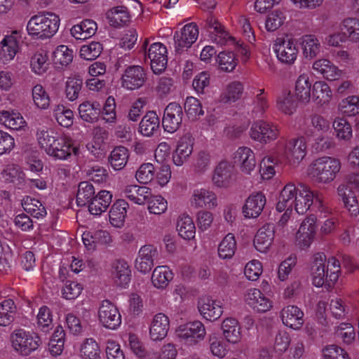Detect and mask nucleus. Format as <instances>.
<instances>
[{"label": "nucleus", "instance_id": "f03ea898", "mask_svg": "<svg viewBox=\"0 0 359 359\" xmlns=\"http://www.w3.org/2000/svg\"><path fill=\"white\" fill-rule=\"evenodd\" d=\"M37 140L41 148L55 159L66 160L72 154H77L79 149L73 146L72 140L66 136H54L53 131L40 130Z\"/></svg>", "mask_w": 359, "mask_h": 359}, {"label": "nucleus", "instance_id": "72a5a7b5", "mask_svg": "<svg viewBox=\"0 0 359 359\" xmlns=\"http://www.w3.org/2000/svg\"><path fill=\"white\" fill-rule=\"evenodd\" d=\"M192 205L197 208L211 209L217 206V196L212 191L205 189H196L192 196Z\"/></svg>", "mask_w": 359, "mask_h": 359}, {"label": "nucleus", "instance_id": "f8f14e48", "mask_svg": "<svg viewBox=\"0 0 359 359\" xmlns=\"http://www.w3.org/2000/svg\"><path fill=\"white\" fill-rule=\"evenodd\" d=\"M278 135L277 127L263 120L255 122L250 128V135L251 138L260 142L276 140Z\"/></svg>", "mask_w": 359, "mask_h": 359}, {"label": "nucleus", "instance_id": "dca6fc26", "mask_svg": "<svg viewBox=\"0 0 359 359\" xmlns=\"http://www.w3.org/2000/svg\"><path fill=\"white\" fill-rule=\"evenodd\" d=\"M266 197L262 192L250 194L245 200L243 207V213L246 218L258 217L266 205Z\"/></svg>", "mask_w": 359, "mask_h": 359}, {"label": "nucleus", "instance_id": "a19ab883", "mask_svg": "<svg viewBox=\"0 0 359 359\" xmlns=\"http://www.w3.org/2000/svg\"><path fill=\"white\" fill-rule=\"evenodd\" d=\"M223 335L227 341L236 344L241 339V327L238 320L233 318H226L222 324Z\"/></svg>", "mask_w": 359, "mask_h": 359}, {"label": "nucleus", "instance_id": "4be33fe9", "mask_svg": "<svg viewBox=\"0 0 359 359\" xmlns=\"http://www.w3.org/2000/svg\"><path fill=\"white\" fill-rule=\"evenodd\" d=\"M245 302L257 312L264 313L269 311L271 306V302L266 297L262 292L256 288L247 291L245 295Z\"/></svg>", "mask_w": 359, "mask_h": 359}, {"label": "nucleus", "instance_id": "de8ad7c7", "mask_svg": "<svg viewBox=\"0 0 359 359\" xmlns=\"http://www.w3.org/2000/svg\"><path fill=\"white\" fill-rule=\"evenodd\" d=\"M332 92L329 86L324 81H316L313 85L312 97L317 104L323 105L329 102Z\"/></svg>", "mask_w": 359, "mask_h": 359}, {"label": "nucleus", "instance_id": "a211bd4d", "mask_svg": "<svg viewBox=\"0 0 359 359\" xmlns=\"http://www.w3.org/2000/svg\"><path fill=\"white\" fill-rule=\"evenodd\" d=\"M194 140L190 134L183 135L177 143V147L172 155L173 163L181 166L189 158L193 152Z\"/></svg>", "mask_w": 359, "mask_h": 359}, {"label": "nucleus", "instance_id": "5701e85b", "mask_svg": "<svg viewBox=\"0 0 359 359\" xmlns=\"http://www.w3.org/2000/svg\"><path fill=\"white\" fill-rule=\"evenodd\" d=\"M233 166L227 161H221L214 170L212 182L218 187H226L233 180Z\"/></svg>", "mask_w": 359, "mask_h": 359}, {"label": "nucleus", "instance_id": "8fccbe9b", "mask_svg": "<svg viewBox=\"0 0 359 359\" xmlns=\"http://www.w3.org/2000/svg\"><path fill=\"white\" fill-rule=\"evenodd\" d=\"M128 156V149L125 147L119 146L115 147L111 151L109 161L114 170H119L126 165Z\"/></svg>", "mask_w": 359, "mask_h": 359}, {"label": "nucleus", "instance_id": "4c0bfd02", "mask_svg": "<svg viewBox=\"0 0 359 359\" xmlns=\"http://www.w3.org/2000/svg\"><path fill=\"white\" fill-rule=\"evenodd\" d=\"M302 53L305 58L312 60L321 52V45L318 39L313 34L304 35L301 39Z\"/></svg>", "mask_w": 359, "mask_h": 359}, {"label": "nucleus", "instance_id": "b1692460", "mask_svg": "<svg viewBox=\"0 0 359 359\" xmlns=\"http://www.w3.org/2000/svg\"><path fill=\"white\" fill-rule=\"evenodd\" d=\"M170 328V320L167 316L162 313L154 316L149 328L150 338L153 341L163 339Z\"/></svg>", "mask_w": 359, "mask_h": 359}, {"label": "nucleus", "instance_id": "a878e982", "mask_svg": "<svg viewBox=\"0 0 359 359\" xmlns=\"http://www.w3.org/2000/svg\"><path fill=\"white\" fill-rule=\"evenodd\" d=\"M303 311L297 306L288 305L281 311L283 323L294 330H298L303 325Z\"/></svg>", "mask_w": 359, "mask_h": 359}, {"label": "nucleus", "instance_id": "bf43d9fd", "mask_svg": "<svg viewBox=\"0 0 359 359\" xmlns=\"http://www.w3.org/2000/svg\"><path fill=\"white\" fill-rule=\"evenodd\" d=\"M210 154L207 151H201L194 158L192 169L195 173L201 175L210 168Z\"/></svg>", "mask_w": 359, "mask_h": 359}, {"label": "nucleus", "instance_id": "603ef678", "mask_svg": "<svg viewBox=\"0 0 359 359\" xmlns=\"http://www.w3.org/2000/svg\"><path fill=\"white\" fill-rule=\"evenodd\" d=\"M236 246L234 235L228 233L218 246L219 257L223 259H231L235 254Z\"/></svg>", "mask_w": 359, "mask_h": 359}, {"label": "nucleus", "instance_id": "2eb2a0df", "mask_svg": "<svg viewBox=\"0 0 359 359\" xmlns=\"http://www.w3.org/2000/svg\"><path fill=\"white\" fill-rule=\"evenodd\" d=\"M157 255L158 251L154 246L151 245L142 246L140 249L138 257L135 260L136 269L142 273L149 272L154 266V261Z\"/></svg>", "mask_w": 359, "mask_h": 359}, {"label": "nucleus", "instance_id": "39448f33", "mask_svg": "<svg viewBox=\"0 0 359 359\" xmlns=\"http://www.w3.org/2000/svg\"><path fill=\"white\" fill-rule=\"evenodd\" d=\"M11 338L13 348L25 356L38 349L41 344V339L36 333L22 329L15 330Z\"/></svg>", "mask_w": 359, "mask_h": 359}, {"label": "nucleus", "instance_id": "13d9d810", "mask_svg": "<svg viewBox=\"0 0 359 359\" xmlns=\"http://www.w3.org/2000/svg\"><path fill=\"white\" fill-rule=\"evenodd\" d=\"M1 45L0 59L4 62L12 60L18 50V42H15L13 36H5L1 41Z\"/></svg>", "mask_w": 359, "mask_h": 359}, {"label": "nucleus", "instance_id": "9b49d317", "mask_svg": "<svg viewBox=\"0 0 359 359\" xmlns=\"http://www.w3.org/2000/svg\"><path fill=\"white\" fill-rule=\"evenodd\" d=\"M182 107L176 103H170L165 109L162 125L165 131L172 133L177 131L182 125L183 119Z\"/></svg>", "mask_w": 359, "mask_h": 359}, {"label": "nucleus", "instance_id": "412c9836", "mask_svg": "<svg viewBox=\"0 0 359 359\" xmlns=\"http://www.w3.org/2000/svg\"><path fill=\"white\" fill-rule=\"evenodd\" d=\"M198 307L203 318L210 321L217 320L223 312L220 302L213 300L209 297L201 298Z\"/></svg>", "mask_w": 359, "mask_h": 359}, {"label": "nucleus", "instance_id": "774afa93", "mask_svg": "<svg viewBox=\"0 0 359 359\" xmlns=\"http://www.w3.org/2000/svg\"><path fill=\"white\" fill-rule=\"evenodd\" d=\"M83 359H101L100 350L97 343L93 339H87L81 348Z\"/></svg>", "mask_w": 359, "mask_h": 359}, {"label": "nucleus", "instance_id": "ea45409f", "mask_svg": "<svg viewBox=\"0 0 359 359\" xmlns=\"http://www.w3.org/2000/svg\"><path fill=\"white\" fill-rule=\"evenodd\" d=\"M97 24L92 20H84L80 24L74 25L71 34L77 40H85L93 36L97 30Z\"/></svg>", "mask_w": 359, "mask_h": 359}, {"label": "nucleus", "instance_id": "58836bf2", "mask_svg": "<svg viewBox=\"0 0 359 359\" xmlns=\"http://www.w3.org/2000/svg\"><path fill=\"white\" fill-rule=\"evenodd\" d=\"M0 123L11 130H15L26 126V122L22 116L19 112L13 110L0 111Z\"/></svg>", "mask_w": 359, "mask_h": 359}, {"label": "nucleus", "instance_id": "f257e3e1", "mask_svg": "<svg viewBox=\"0 0 359 359\" xmlns=\"http://www.w3.org/2000/svg\"><path fill=\"white\" fill-rule=\"evenodd\" d=\"M341 271L339 262L334 257L328 259L323 252H318L313 257L311 274L313 285L320 287L325 285L331 287L337 281Z\"/></svg>", "mask_w": 359, "mask_h": 359}, {"label": "nucleus", "instance_id": "0e129e2a", "mask_svg": "<svg viewBox=\"0 0 359 359\" xmlns=\"http://www.w3.org/2000/svg\"><path fill=\"white\" fill-rule=\"evenodd\" d=\"M339 109L345 116H353L359 113V97L349 96L339 104Z\"/></svg>", "mask_w": 359, "mask_h": 359}, {"label": "nucleus", "instance_id": "6ab92c4d", "mask_svg": "<svg viewBox=\"0 0 359 359\" xmlns=\"http://www.w3.org/2000/svg\"><path fill=\"white\" fill-rule=\"evenodd\" d=\"M306 146L303 137L289 140L285 145V155L290 163H299L306 155Z\"/></svg>", "mask_w": 359, "mask_h": 359}, {"label": "nucleus", "instance_id": "a18cd8bd", "mask_svg": "<svg viewBox=\"0 0 359 359\" xmlns=\"http://www.w3.org/2000/svg\"><path fill=\"white\" fill-rule=\"evenodd\" d=\"M311 87L309 76L307 74H302L297 78L295 86V95L297 99L303 102L308 103L311 99Z\"/></svg>", "mask_w": 359, "mask_h": 359}, {"label": "nucleus", "instance_id": "bb28decb", "mask_svg": "<svg viewBox=\"0 0 359 359\" xmlns=\"http://www.w3.org/2000/svg\"><path fill=\"white\" fill-rule=\"evenodd\" d=\"M315 195L316 194H313L308 187L300 184L293 205V208L299 215H303L307 212L314 201Z\"/></svg>", "mask_w": 359, "mask_h": 359}, {"label": "nucleus", "instance_id": "473e14b6", "mask_svg": "<svg viewBox=\"0 0 359 359\" xmlns=\"http://www.w3.org/2000/svg\"><path fill=\"white\" fill-rule=\"evenodd\" d=\"M112 201V194L109 191L102 190L94 197L88 206L89 212L94 215H100L105 212Z\"/></svg>", "mask_w": 359, "mask_h": 359}, {"label": "nucleus", "instance_id": "6e6d98bb", "mask_svg": "<svg viewBox=\"0 0 359 359\" xmlns=\"http://www.w3.org/2000/svg\"><path fill=\"white\" fill-rule=\"evenodd\" d=\"M216 62L220 70L225 72H233L238 65V60L233 52H220L217 58Z\"/></svg>", "mask_w": 359, "mask_h": 359}, {"label": "nucleus", "instance_id": "7ed1b4c3", "mask_svg": "<svg viewBox=\"0 0 359 359\" xmlns=\"http://www.w3.org/2000/svg\"><path fill=\"white\" fill-rule=\"evenodd\" d=\"M59 16L53 13H39L29 19L27 25L29 35L36 39H44L52 37L58 30Z\"/></svg>", "mask_w": 359, "mask_h": 359}, {"label": "nucleus", "instance_id": "9d476101", "mask_svg": "<svg viewBox=\"0 0 359 359\" xmlns=\"http://www.w3.org/2000/svg\"><path fill=\"white\" fill-rule=\"evenodd\" d=\"M147 79V72L142 67L131 65L125 69L121 76V86L126 89L134 90L140 88Z\"/></svg>", "mask_w": 359, "mask_h": 359}, {"label": "nucleus", "instance_id": "c756f323", "mask_svg": "<svg viewBox=\"0 0 359 359\" xmlns=\"http://www.w3.org/2000/svg\"><path fill=\"white\" fill-rule=\"evenodd\" d=\"M312 67L327 80L335 81L341 76V70L327 59L322 58L316 60Z\"/></svg>", "mask_w": 359, "mask_h": 359}, {"label": "nucleus", "instance_id": "5fc2aeb1", "mask_svg": "<svg viewBox=\"0 0 359 359\" xmlns=\"http://www.w3.org/2000/svg\"><path fill=\"white\" fill-rule=\"evenodd\" d=\"M177 230L182 238L187 240L194 238L196 227L191 217L189 215L180 217L177 220Z\"/></svg>", "mask_w": 359, "mask_h": 359}, {"label": "nucleus", "instance_id": "e433bc0d", "mask_svg": "<svg viewBox=\"0 0 359 359\" xmlns=\"http://www.w3.org/2000/svg\"><path fill=\"white\" fill-rule=\"evenodd\" d=\"M160 126V120L156 112H147L142 118L139 125V132L145 137H151L156 133Z\"/></svg>", "mask_w": 359, "mask_h": 359}, {"label": "nucleus", "instance_id": "423d86ee", "mask_svg": "<svg viewBox=\"0 0 359 359\" xmlns=\"http://www.w3.org/2000/svg\"><path fill=\"white\" fill-rule=\"evenodd\" d=\"M148 43L149 40L146 39L142 48L145 51L146 56L150 60L151 69L154 74H161L167 67V48L163 43L157 42L152 43L147 50Z\"/></svg>", "mask_w": 359, "mask_h": 359}, {"label": "nucleus", "instance_id": "f3484780", "mask_svg": "<svg viewBox=\"0 0 359 359\" xmlns=\"http://www.w3.org/2000/svg\"><path fill=\"white\" fill-rule=\"evenodd\" d=\"M329 129V121L318 114L311 115L301 126L302 131L307 137L315 136L318 132L325 133Z\"/></svg>", "mask_w": 359, "mask_h": 359}, {"label": "nucleus", "instance_id": "3c124183", "mask_svg": "<svg viewBox=\"0 0 359 359\" xmlns=\"http://www.w3.org/2000/svg\"><path fill=\"white\" fill-rule=\"evenodd\" d=\"M277 108L285 114H292L297 108V104L290 90H285L277 97Z\"/></svg>", "mask_w": 359, "mask_h": 359}, {"label": "nucleus", "instance_id": "680f3d73", "mask_svg": "<svg viewBox=\"0 0 359 359\" xmlns=\"http://www.w3.org/2000/svg\"><path fill=\"white\" fill-rule=\"evenodd\" d=\"M24 210L36 218H43L46 215V210L37 199L27 197L22 203Z\"/></svg>", "mask_w": 359, "mask_h": 359}, {"label": "nucleus", "instance_id": "864d4df0", "mask_svg": "<svg viewBox=\"0 0 359 359\" xmlns=\"http://www.w3.org/2000/svg\"><path fill=\"white\" fill-rule=\"evenodd\" d=\"M340 29L350 41H359V19L356 18H345L340 25Z\"/></svg>", "mask_w": 359, "mask_h": 359}, {"label": "nucleus", "instance_id": "69168bd1", "mask_svg": "<svg viewBox=\"0 0 359 359\" xmlns=\"http://www.w3.org/2000/svg\"><path fill=\"white\" fill-rule=\"evenodd\" d=\"M334 335L347 344H351L355 338L354 328L350 323H341L335 327Z\"/></svg>", "mask_w": 359, "mask_h": 359}, {"label": "nucleus", "instance_id": "79ce46f5", "mask_svg": "<svg viewBox=\"0 0 359 359\" xmlns=\"http://www.w3.org/2000/svg\"><path fill=\"white\" fill-rule=\"evenodd\" d=\"M128 204L124 200L116 201L109 211L110 223L115 227H121L126 217Z\"/></svg>", "mask_w": 359, "mask_h": 359}, {"label": "nucleus", "instance_id": "f704fd0d", "mask_svg": "<svg viewBox=\"0 0 359 359\" xmlns=\"http://www.w3.org/2000/svg\"><path fill=\"white\" fill-rule=\"evenodd\" d=\"M298 192L299 188H297L294 184L289 183L286 184L280 194L276 204V210L278 212H283L286 208L292 209L295 196Z\"/></svg>", "mask_w": 359, "mask_h": 359}, {"label": "nucleus", "instance_id": "09e8293b", "mask_svg": "<svg viewBox=\"0 0 359 359\" xmlns=\"http://www.w3.org/2000/svg\"><path fill=\"white\" fill-rule=\"evenodd\" d=\"M95 191L93 184L88 182H81L78 187L76 194V203L79 206H89L93 201Z\"/></svg>", "mask_w": 359, "mask_h": 359}, {"label": "nucleus", "instance_id": "cd10ccee", "mask_svg": "<svg viewBox=\"0 0 359 359\" xmlns=\"http://www.w3.org/2000/svg\"><path fill=\"white\" fill-rule=\"evenodd\" d=\"M204 27L208 32L213 35L212 38L218 44L223 45L225 44L228 40L233 39L220 22L212 16H210L207 18Z\"/></svg>", "mask_w": 359, "mask_h": 359}, {"label": "nucleus", "instance_id": "7c9ffc66", "mask_svg": "<svg viewBox=\"0 0 359 359\" xmlns=\"http://www.w3.org/2000/svg\"><path fill=\"white\" fill-rule=\"evenodd\" d=\"M111 273L115 283L125 286L130 280V270L128 263L123 259H116L111 264Z\"/></svg>", "mask_w": 359, "mask_h": 359}, {"label": "nucleus", "instance_id": "aec40b11", "mask_svg": "<svg viewBox=\"0 0 359 359\" xmlns=\"http://www.w3.org/2000/svg\"><path fill=\"white\" fill-rule=\"evenodd\" d=\"M316 229V217L314 216L311 215L302 222L297 233V240L302 248H306L311 245Z\"/></svg>", "mask_w": 359, "mask_h": 359}, {"label": "nucleus", "instance_id": "2f4dec72", "mask_svg": "<svg viewBox=\"0 0 359 359\" xmlns=\"http://www.w3.org/2000/svg\"><path fill=\"white\" fill-rule=\"evenodd\" d=\"M123 194L126 198L135 204L144 205L151 196V190L144 186H127Z\"/></svg>", "mask_w": 359, "mask_h": 359}, {"label": "nucleus", "instance_id": "37998d69", "mask_svg": "<svg viewBox=\"0 0 359 359\" xmlns=\"http://www.w3.org/2000/svg\"><path fill=\"white\" fill-rule=\"evenodd\" d=\"M101 111V106L97 102H86L79 107V113L81 119L88 123L96 122Z\"/></svg>", "mask_w": 359, "mask_h": 359}, {"label": "nucleus", "instance_id": "20e7f679", "mask_svg": "<svg viewBox=\"0 0 359 359\" xmlns=\"http://www.w3.org/2000/svg\"><path fill=\"white\" fill-rule=\"evenodd\" d=\"M341 168L339 160L323 156L313 161L309 168V175L316 183L328 184L332 182Z\"/></svg>", "mask_w": 359, "mask_h": 359}, {"label": "nucleus", "instance_id": "ddd939ff", "mask_svg": "<svg viewBox=\"0 0 359 359\" xmlns=\"http://www.w3.org/2000/svg\"><path fill=\"white\" fill-rule=\"evenodd\" d=\"M198 29L195 23L185 25L180 32H176L174 35V41L176 51L188 48L197 40Z\"/></svg>", "mask_w": 359, "mask_h": 359}, {"label": "nucleus", "instance_id": "e2e57ef3", "mask_svg": "<svg viewBox=\"0 0 359 359\" xmlns=\"http://www.w3.org/2000/svg\"><path fill=\"white\" fill-rule=\"evenodd\" d=\"M73 60V51L67 46H58L53 53V60L55 65L67 66Z\"/></svg>", "mask_w": 359, "mask_h": 359}, {"label": "nucleus", "instance_id": "4d7b16f0", "mask_svg": "<svg viewBox=\"0 0 359 359\" xmlns=\"http://www.w3.org/2000/svg\"><path fill=\"white\" fill-rule=\"evenodd\" d=\"M32 100L34 104L39 109H46L50 106V98L44 87L36 84L32 88Z\"/></svg>", "mask_w": 359, "mask_h": 359}, {"label": "nucleus", "instance_id": "c9c22d12", "mask_svg": "<svg viewBox=\"0 0 359 359\" xmlns=\"http://www.w3.org/2000/svg\"><path fill=\"white\" fill-rule=\"evenodd\" d=\"M106 15L110 25L114 27L126 25L130 20V13L124 5L113 7Z\"/></svg>", "mask_w": 359, "mask_h": 359}, {"label": "nucleus", "instance_id": "c85d7f7f", "mask_svg": "<svg viewBox=\"0 0 359 359\" xmlns=\"http://www.w3.org/2000/svg\"><path fill=\"white\" fill-rule=\"evenodd\" d=\"M204 27L208 32L213 35L212 38L218 44L223 45L225 44L228 40L233 39L220 22L212 16H210L207 18Z\"/></svg>", "mask_w": 359, "mask_h": 359}, {"label": "nucleus", "instance_id": "393cba45", "mask_svg": "<svg viewBox=\"0 0 359 359\" xmlns=\"http://www.w3.org/2000/svg\"><path fill=\"white\" fill-rule=\"evenodd\" d=\"M275 226L273 224L262 226L257 231L254 239L255 248L262 252H265L271 245L274 239Z\"/></svg>", "mask_w": 359, "mask_h": 359}, {"label": "nucleus", "instance_id": "0eeeda50", "mask_svg": "<svg viewBox=\"0 0 359 359\" xmlns=\"http://www.w3.org/2000/svg\"><path fill=\"white\" fill-rule=\"evenodd\" d=\"M278 60L286 65H292L297 60L298 48L294 40L288 36L278 37L273 44Z\"/></svg>", "mask_w": 359, "mask_h": 359}, {"label": "nucleus", "instance_id": "4468645a", "mask_svg": "<svg viewBox=\"0 0 359 359\" xmlns=\"http://www.w3.org/2000/svg\"><path fill=\"white\" fill-rule=\"evenodd\" d=\"M233 158L234 164L246 175H250L257 165L255 153L247 147H239L234 152Z\"/></svg>", "mask_w": 359, "mask_h": 359}, {"label": "nucleus", "instance_id": "338daca9", "mask_svg": "<svg viewBox=\"0 0 359 359\" xmlns=\"http://www.w3.org/2000/svg\"><path fill=\"white\" fill-rule=\"evenodd\" d=\"M57 122L63 127L68 128L73 124L74 114L71 109L63 105H57L53 111Z\"/></svg>", "mask_w": 359, "mask_h": 359}, {"label": "nucleus", "instance_id": "c03bdc74", "mask_svg": "<svg viewBox=\"0 0 359 359\" xmlns=\"http://www.w3.org/2000/svg\"><path fill=\"white\" fill-rule=\"evenodd\" d=\"M172 278L173 274L168 266H158L152 273L151 282L155 287L164 289Z\"/></svg>", "mask_w": 359, "mask_h": 359}, {"label": "nucleus", "instance_id": "1a4fd4ad", "mask_svg": "<svg viewBox=\"0 0 359 359\" xmlns=\"http://www.w3.org/2000/svg\"><path fill=\"white\" fill-rule=\"evenodd\" d=\"M98 319L106 328L115 330L121 323V316L116 306L109 300H103L99 307Z\"/></svg>", "mask_w": 359, "mask_h": 359}, {"label": "nucleus", "instance_id": "49530a36", "mask_svg": "<svg viewBox=\"0 0 359 359\" xmlns=\"http://www.w3.org/2000/svg\"><path fill=\"white\" fill-rule=\"evenodd\" d=\"M17 308L11 299L0 303V326H8L15 319Z\"/></svg>", "mask_w": 359, "mask_h": 359}, {"label": "nucleus", "instance_id": "6e6552de", "mask_svg": "<svg viewBox=\"0 0 359 359\" xmlns=\"http://www.w3.org/2000/svg\"><path fill=\"white\" fill-rule=\"evenodd\" d=\"M178 337L188 346H194L202 341L205 334L203 324L198 320L180 325L177 330Z\"/></svg>", "mask_w": 359, "mask_h": 359}, {"label": "nucleus", "instance_id": "052dcab7", "mask_svg": "<svg viewBox=\"0 0 359 359\" xmlns=\"http://www.w3.org/2000/svg\"><path fill=\"white\" fill-rule=\"evenodd\" d=\"M243 91V85L234 81L228 85L226 90L220 96V102L223 103L234 102L238 100Z\"/></svg>", "mask_w": 359, "mask_h": 359}]
</instances>
